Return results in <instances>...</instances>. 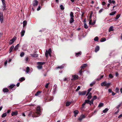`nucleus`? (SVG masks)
<instances>
[{
	"label": "nucleus",
	"mask_w": 122,
	"mask_h": 122,
	"mask_svg": "<svg viewBox=\"0 0 122 122\" xmlns=\"http://www.w3.org/2000/svg\"><path fill=\"white\" fill-rule=\"evenodd\" d=\"M0 20L1 22H2L3 21V17L0 18Z\"/></svg>",
	"instance_id": "nucleus-62"
},
{
	"label": "nucleus",
	"mask_w": 122,
	"mask_h": 122,
	"mask_svg": "<svg viewBox=\"0 0 122 122\" xmlns=\"http://www.w3.org/2000/svg\"><path fill=\"white\" fill-rule=\"evenodd\" d=\"M19 46V44H18L14 48V50L16 51L18 49V48Z\"/></svg>",
	"instance_id": "nucleus-15"
},
{
	"label": "nucleus",
	"mask_w": 122,
	"mask_h": 122,
	"mask_svg": "<svg viewBox=\"0 0 122 122\" xmlns=\"http://www.w3.org/2000/svg\"><path fill=\"white\" fill-rule=\"evenodd\" d=\"M122 104V102L120 103V104L117 106V108H119L120 107V106H121V105Z\"/></svg>",
	"instance_id": "nucleus-56"
},
{
	"label": "nucleus",
	"mask_w": 122,
	"mask_h": 122,
	"mask_svg": "<svg viewBox=\"0 0 122 122\" xmlns=\"http://www.w3.org/2000/svg\"><path fill=\"white\" fill-rule=\"evenodd\" d=\"M25 80V78L24 77H23L20 78L19 79V80L20 81H24Z\"/></svg>",
	"instance_id": "nucleus-30"
},
{
	"label": "nucleus",
	"mask_w": 122,
	"mask_h": 122,
	"mask_svg": "<svg viewBox=\"0 0 122 122\" xmlns=\"http://www.w3.org/2000/svg\"><path fill=\"white\" fill-rule=\"evenodd\" d=\"M42 66L41 65H39L37 66V68L39 69H41L42 68Z\"/></svg>",
	"instance_id": "nucleus-44"
},
{
	"label": "nucleus",
	"mask_w": 122,
	"mask_h": 122,
	"mask_svg": "<svg viewBox=\"0 0 122 122\" xmlns=\"http://www.w3.org/2000/svg\"><path fill=\"white\" fill-rule=\"evenodd\" d=\"M103 10V9H101L99 11V13H101Z\"/></svg>",
	"instance_id": "nucleus-59"
},
{
	"label": "nucleus",
	"mask_w": 122,
	"mask_h": 122,
	"mask_svg": "<svg viewBox=\"0 0 122 122\" xmlns=\"http://www.w3.org/2000/svg\"><path fill=\"white\" fill-rule=\"evenodd\" d=\"M60 9L61 10H63L64 9V7L62 5H61L60 6Z\"/></svg>",
	"instance_id": "nucleus-42"
},
{
	"label": "nucleus",
	"mask_w": 122,
	"mask_h": 122,
	"mask_svg": "<svg viewBox=\"0 0 122 122\" xmlns=\"http://www.w3.org/2000/svg\"><path fill=\"white\" fill-rule=\"evenodd\" d=\"M64 65H62L60 66L57 67H56V68L57 69H62V68H63L64 67Z\"/></svg>",
	"instance_id": "nucleus-19"
},
{
	"label": "nucleus",
	"mask_w": 122,
	"mask_h": 122,
	"mask_svg": "<svg viewBox=\"0 0 122 122\" xmlns=\"http://www.w3.org/2000/svg\"><path fill=\"white\" fill-rule=\"evenodd\" d=\"M25 61L26 62H27L29 61V58L27 57H26L25 58Z\"/></svg>",
	"instance_id": "nucleus-34"
},
{
	"label": "nucleus",
	"mask_w": 122,
	"mask_h": 122,
	"mask_svg": "<svg viewBox=\"0 0 122 122\" xmlns=\"http://www.w3.org/2000/svg\"><path fill=\"white\" fill-rule=\"evenodd\" d=\"M116 12V11H114L111 12V13L110 14V15H112L115 14Z\"/></svg>",
	"instance_id": "nucleus-37"
},
{
	"label": "nucleus",
	"mask_w": 122,
	"mask_h": 122,
	"mask_svg": "<svg viewBox=\"0 0 122 122\" xmlns=\"http://www.w3.org/2000/svg\"><path fill=\"white\" fill-rule=\"evenodd\" d=\"M110 5V3L108 4H107V6L105 8V9H108L109 7V5Z\"/></svg>",
	"instance_id": "nucleus-49"
},
{
	"label": "nucleus",
	"mask_w": 122,
	"mask_h": 122,
	"mask_svg": "<svg viewBox=\"0 0 122 122\" xmlns=\"http://www.w3.org/2000/svg\"><path fill=\"white\" fill-rule=\"evenodd\" d=\"M120 16V15L118 14L117 15L116 17V18H114L116 20H117L119 17Z\"/></svg>",
	"instance_id": "nucleus-43"
},
{
	"label": "nucleus",
	"mask_w": 122,
	"mask_h": 122,
	"mask_svg": "<svg viewBox=\"0 0 122 122\" xmlns=\"http://www.w3.org/2000/svg\"><path fill=\"white\" fill-rule=\"evenodd\" d=\"M45 63L44 62H38L37 64L38 65H42L44 64Z\"/></svg>",
	"instance_id": "nucleus-20"
},
{
	"label": "nucleus",
	"mask_w": 122,
	"mask_h": 122,
	"mask_svg": "<svg viewBox=\"0 0 122 122\" xmlns=\"http://www.w3.org/2000/svg\"><path fill=\"white\" fill-rule=\"evenodd\" d=\"M103 77V75H102L100 77V78L99 79L98 78H97V79L98 80H100L101 79H102Z\"/></svg>",
	"instance_id": "nucleus-54"
},
{
	"label": "nucleus",
	"mask_w": 122,
	"mask_h": 122,
	"mask_svg": "<svg viewBox=\"0 0 122 122\" xmlns=\"http://www.w3.org/2000/svg\"><path fill=\"white\" fill-rule=\"evenodd\" d=\"M108 91L110 93H111L112 92V90L111 89H109L108 90Z\"/></svg>",
	"instance_id": "nucleus-63"
},
{
	"label": "nucleus",
	"mask_w": 122,
	"mask_h": 122,
	"mask_svg": "<svg viewBox=\"0 0 122 122\" xmlns=\"http://www.w3.org/2000/svg\"><path fill=\"white\" fill-rule=\"evenodd\" d=\"M30 71V68L28 67H27L26 68V72L27 73H28Z\"/></svg>",
	"instance_id": "nucleus-26"
},
{
	"label": "nucleus",
	"mask_w": 122,
	"mask_h": 122,
	"mask_svg": "<svg viewBox=\"0 0 122 122\" xmlns=\"http://www.w3.org/2000/svg\"><path fill=\"white\" fill-rule=\"evenodd\" d=\"M74 21V19L73 17L71 18L69 21L70 23L71 24Z\"/></svg>",
	"instance_id": "nucleus-16"
},
{
	"label": "nucleus",
	"mask_w": 122,
	"mask_h": 122,
	"mask_svg": "<svg viewBox=\"0 0 122 122\" xmlns=\"http://www.w3.org/2000/svg\"><path fill=\"white\" fill-rule=\"evenodd\" d=\"M89 23L90 25H92V20L91 19H90L89 20Z\"/></svg>",
	"instance_id": "nucleus-55"
},
{
	"label": "nucleus",
	"mask_w": 122,
	"mask_h": 122,
	"mask_svg": "<svg viewBox=\"0 0 122 122\" xmlns=\"http://www.w3.org/2000/svg\"><path fill=\"white\" fill-rule=\"evenodd\" d=\"M70 16L71 18L74 17V16L73 15V13L72 12H70Z\"/></svg>",
	"instance_id": "nucleus-33"
},
{
	"label": "nucleus",
	"mask_w": 122,
	"mask_h": 122,
	"mask_svg": "<svg viewBox=\"0 0 122 122\" xmlns=\"http://www.w3.org/2000/svg\"><path fill=\"white\" fill-rule=\"evenodd\" d=\"M25 54V53L24 52H22L21 53L20 56L21 57H22L24 56Z\"/></svg>",
	"instance_id": "nucleus-39"
},
{
	"label": "nucleus",
	"mask_w": 122,
	"mask_h": 122,
	"mask_svg": "<svg viewBox=\"0 0 122 122\" xmlns=\"http://www.w3.org/2000/svg\"><path fill=\"white\" fill-rule=\"evenodd\" d=\"M85 117L84 115H82L78 119L80 121H81L82 119Z\"/></svg>",
	"instance_id": "nucleus-7"
},
{
	"label": "nucleus",
	"mask_w": 122,
	"mask_h": 122,
	"mask_svg": "<svg viewBox=\"0 0 122 122\" xmlns=\"http://www.w3.org/2000/svg\"><path fill=\"white\" fill-rule=\"evenodd\" d=\"M96 20H94V22H92V25H94L96 23Z\"/></svg>",
	"instance_id": "nucleus-61"
},
{
	"label": "nucleus",
	"mask_w": 122,
	"mask_h": 122,
	"mask_svg": "<svg viewBox=\"0 0 122 122\" xmlns=\"http://www.w3.org/2000/svg\"><path fill=\"white\" fill-rule=\"evenodd\" d=\"M72 77L71 80H74L77 79L78 77V76L77 75H73L72 76Z\"/></svg>",
	"instance_id": "nucleus-4"
},
{
	"label": "nucleus",
	"mask_w": 122,
	"mask_h": 122,
	"mask_svg": "<svg viewBox=\"0 0 122 122\" xmlns=\"http://www.w3.org/2000/svg\"><path fill=\"white\" fill-rule=\"evenodd\" d=\"M51 49H49L48 51L46 50L45 53V56L46 57H48V55L49 54L50 56L51 57Z\"/></svg>",
	"instance_id": "nucleus-2"
},
{
	"label": "nucleus",
	"mask_w": 122,
	"mask_h": 122,
	"mask_svg": "<svg viewBox=\"0 0 122 122\" xmlns=\"http://www.w3.org/2000/svg\"><path fill=\"white\" fill-rule=\"evenodd\" d=\"M113 27L112 26H111L110 27L109 29V31L110 32L111 31H113V30H114L113 29Z\"/></svg>",
	"instance_id": "nucleus-27"
},
{
	"label": "nucleus",
	"mask_w": 122,
	"mask_h": 122,
	"mask_svg": "<svg viewBox=\"0 0 122 122\" xmlns=\"http://www.w3.org/2000/svg\"><path fill=\"white\" fill-rule=\"evenodd\" d=\"M3 17V15L2 13L1 12H0V18Z\"/></svg>",
	"instance_id": "nucleus-57"
},
{
	"label": "nucleus",
	"mask_w": 122,
	"mask_h": 122,
	"mask_svg": "<svg viewBox=\"0 0 122 122\" xmlns=\"http://www.w3.org/2000/svg\"><path fill=\"white\" fill-rule=\"evenodd\" d=\"M111 84V83H107V84H106V87H109V86H110Z\"/></svg>",
	"instance_id": "nucleus-51"
},
{
	"label": "nucleus",
	"mask_w": 122,
	"mask_h": 122,
	"mask_svg": "<svg viewBox=\"0 0 122 122\" xmlns=\"http://www.w3.org/2000/svg\"><path fill=\"white\" fill-rule=\"evenodd\" d=\"M95 83H96L95 81H94L92 82L90 84V86H91L92 87L93 86V85L95 84Z\"/></svg>",
	"instance_id": "nucleus-29"
},
{
	"label": "nucleus",
	"mask_w": 122,
	"mask_h": 122,
	"mask_svg": "<svg viewBox=\"0 0 122 122\" xmlns=\"http://www.w3.org/2000/svg\"><path fill=\"white\" fill-rule=\"evenodd\" d=\"M109 109L107 108H106L103 111V113H106L108 110Z\"/></svg>",
	"instance_id": "nucleus-32"
},
{
	"label": "nucleus",
	"mask_w": 122,
	"mask_h": 122,
	"mask_svg": "<svg viewBox=\"0 0 122 122\" xmlns=\"http://www.w3.org/2000/svg\"><path fill=\"white\" fill-rule=\"evenodd\" d=\"M15 86V85L14 84L11 85L9 86V87L10 88L12 89Z\"/></svg>",
	"instance_id": "nucleus-46"
},
{
	"label": "nucleus",
	"mask_w": 122,
	"mask_h": 122,
	"mask_svg": "<svg viewBox=\"0 0 122 122\" xmlns=\"http://www.w3.org/2000/svg\"><path fill=\"white\" fill-rule=\"evenodd\" d=\"M16 38L15 37H14L12 39L10 40L9 42V44L10 45L12 44L16 40Z\"/></svg>",
	"instance_id": "nucleus-3"
},
{
	"label": "nucleus",
	"mask_w": 122,
	"mask_h": 122,
	"mask_svg": "<svg viewBox=\"0 0 122 122\" xmlns=\"http://www.w3.org/2000/svg\"><path fill=\"white\" fill-rule=\"evenodd\" d=\"M99 49V47L98 46H97L95 48V51L96 52L98 51Z\"/></svg>",
	"instance_id": "nucleus-13"
},
{
	"label": "nucleus",
	"mask_w": 122,
	"mask_h": 122,
	"mask_svg": "<svg viewBox=\"0 0 122 122\" xmlns=\"http://www.w3.org/2000/svg\"><path fill=\"white\" fill-rule=\"evenodd\" d=\"M92 89V88H90L88 89V90H87L88 92L86 95V96H87L89 93V92Z\"/></svg>",
	"instance_id": "nucleus-38"
},
{
	"label": "nucleus",
	"mask_w": 122,
	"mask_h": 122,
	"mask_svg": "<svg viewBox=\"0 0 122 122\" xmlns=\"http://www.w3.org/2000/svg\"><path fill=\"white\" fill-rule=\"evenodd\" d=\"M97 97L96 96H95L93 97L92 99L93 100H94L96 99H97Z\"/></svg>",
	"instance_id": "nucleus-53"
},
{
	"label": "nucleus",
	"mask_w": 122,
	"mask_h": 122,
	"mask_svg": "<svg viewBox=\"0 0 122 122\" xmlns=\"http://www.w3.org/2000/svg\"><path fill=\"white\" fill-rule=\"evenodd\" d=\"M38 2L37 0H35L33 2V5L34 6H36L38 4Z\"/></svg>",
	"instance_id": "nucleus-5"
},
{
	"label": "nucleus",
	"mask_w": 122,
	"mask_h": 122,
	"mask_svg": "<svg viewBox=\"0 0 122 122\" xmlns=\"http://www.w3.org/2000/svg\"><path fill=\"white\" fill-rule=\"evenodd\" d=\"M41 9V6H39L38 7V8L37 9V10L38 11L40 10Z\"/></svg>",
	"instance_id": "nucleus-64"
},
{
	"label": "nucleus",
	"mask_w": 122,
	"mask_h": 122,
	"mask_svg": "<svg viewBox=\"0 0 122 122\" xmlns=\"http://www.w3.org/2000/svg\"><path fill=\"white\" fill-rule=\"evenodd\" d=\"M25 31L24 30H22L21 32V36L23 37L25 33Z\"/></svg>",
	"instance_id": "nucleus-12"
},
{
	"label": "nucleus",
	"mask_w": 122,
	"mask_h": 122,
	"mask_svg": "<svg viewBox=\"0 0 122 122\" xmlns=\"http://www.w3.org/2000/svg\"><path fill=\"white\" fill-rule=\"evenodd\" d=\"M79 112L77 110H75L74 112V116L76 117L77 114Z\"/></svg>",
	"instance_id": "nucleus-11"
},
{
	"label": "nucleus",
	"mask_w": 122,
	"mask_h": 122,
	"mask_svg": "<svg viewBox=\"0 0 122 122\" xmlns=\"http://www.w3.org/2000/svg\"><path fill=\"white\" fill-rule=\"evenodd\" d=\"M27 24V21L25 20H24L23 22V27H25L26 25Z\"/></svg>",
	"instance_id": "nucleus-18"
},
{
	"label": "nucleus",
	"mask_w": 122,
	"mask_h": 122,
	"mask_svg": "<svg viewBox=\"0 0 122 122\" xmlns=\"http://www.w3.org/2000/svg\"><path fill=\"white\" fill-rule=\"evenodd\" d=\"M84 27L85 28H86V29H87V28H88V26H87V25H86V23H85L84 24Z\"/></svg>",
	"instance_id": "nucleus-50"
},
{
	"label": "nucleus",
	"mask_w": 122,
	"mask_h": 122,
	"mask_svg": "<svg viewBox=\"0 0 122 122\" xmlns=\"http://www.w3.org/2000/svg\"><path fill=\"white\" fill-rule=\"evenodd\" d=\"M18 112L17 111L12 112L11 113V115L12 116H16L18 114Z\"/></svg>",
	"instance_id": "nucleus-8"
},
{
	"label": "nucleus",
	"mask_w": 122,
	"mask_h": 122,
	"mask_svg": "<svg viewBox=\"0 0 122 122\" xmlns=\"http://www.w3.org/2000/svg\"><path fill=\"white\" fill-rule=\"evenodd\" d=\"M3 91L4 92H7L9 91V90L6 88H4Z\"/></svg>",
	"instance_id": "nucleus-22"
},
{
	"label": "nucleus",
	"mask_w": 122,
	"mask_h": 122,
	"mask_svg": "<svg viewBox=\"0 0 122 122\" xmlns=\"http://www.w3.org/2000/svg\"><path fill=\"white\" fill-rule=\"evenodd\" d=\"M106 40V39L105 38H102L100 40V41L101 42H103L105 41Z\"/></svg>",
	"instance_id": "nucleus-31"
},
{
	"label": "nucleus",
	"mask_w": 122,
	"mask_h": 122,
	"mask_svg": "<svg viewBox=\"0 0 122 122\" xmlns=\"http://www.w3.org/2000/svg\"><path fill=\"white\" fill-rule=\"evenodd\" d=\"M87 66V64H85L82 65L81 67V70H82L84 69L85 67Z\"/></svg>",
	"instance_id": "nucleus-6"
},
{
	"label": "nucleus",
	"mask_w": 122,
	"mask_h": 122,
	"mask_svg": "<svg viewBox=\"0 0 122 122\" xmlns=\"http://www.w3.org/2000/svg\"><path fill=\"white\" fill-rule=\"evenodd\" d=\"M108 2L110 3H112L114 4L115 3V1L113 0H108Z\"/></svg>",
	"instance_id": "nucleus-14"
},
{
	"label": "nucleus",
	"mask_w": 122,
	"mask_h": 122,
	"mask_svg": "<svg viewBox=\"0 0 122 122\" xmlns=\"http://www.w3.org/2000/svg\"><path fill=\"white\" fill-rule=\"evenodd\" d=\"M94 100H93L92 99L91 101H90V105H91L92 104H93V101Z\"/></svg>",
	"instance_id": "nucleus-36"
},
{
	"label": "nucleus",
	"mask_w": 122,
	"mask_h": 122,
	"mask_svg": "<svg viewBox=\"0 0 122 122\" xmlns=\"http://www.w3.org/2000/svg\"><path fill=\"white\" fill-rule=\"evenodd\" d=\"M86 93V91H83L82 92H79V94L80 95H84Z\"/></svg>",
	"instance_id": "nucleus-9"
},
{
	"label": "nucleus",
	"mask_w": 122,
	"mask_h": 122,
	"mask_svg": "<svg viewBox=\"0 0 122 122\" xmlns=\"http://www.w3.org/2000/svg\"><path fill=\"white\" fill-rule=\"evenodd\" d=\"M7 114L6 113H5L3 114L1 116L2 117H4L6 116Z\"/></svg>",
	"instance_id": "nucleus-40"
},
{
	"label": "nucleus",
	"mask_w": 122,
	"mask_h": 122,
	"mask_svg": "<svg viewBox=\"0 0 122 122\" xmlns=\"http://www.w3.org/2000/svg\"><path fill=\"white\" fill-rule=\"evenodd\" d=\"M92 93H89V95L87 97V98L88 99H90L92 98Z\"/></svg>",
	"instance_id": "nucleus-23"
},
{
	"label": "nucleus",
	"mask_w": 122,
	"mask_h": 122,
	"mask_svg": "<svg viewBox=\"0 0 122 122\" xmlns=\"http://www.w3.org/2000/svg\"><path fill=\"white\" fill-rule=\"evenodd\" d=\"M30 55L33 57H38V55L37 54H31Z\"/></svg>",
	"instance_id": "nucleus-21"
},
{
	"label": "nucleus",
	"mask_w": 122,
	"mask_h": 122,
	"mask_svg": "<svg viewBox=\"0 0 122 122\" xmlns=\"http://www.w3.org/2000/svg\"><path fill=\"white\" fill-rule=\"evenodd\" d=\"M107 82L106 81H104L101 84V85L102 86H106V84H107Z\"/></svg>",
	"instance_id": "nucleus-10"
},
{
	"label": "nucleus",
	"mask_w": 122,
	"mask_h": 122,
	"mask_svg": "<svg viewBox=\"0 0 122 122\" xmlns=\"http://www.w3.org/2000/svg\"><path fill=\"white\" fill-rule=\"evenodd\" d=\"M98 39V38L97 36H96L95 37L94 39V40L95 41H97Z\"/></svg>",
	"instance_id": "nucleus-45"
},
{
	"label": "nucleus",
	"mask_w": 122,
	"mask_h": 122,
	"mask_svg": "<svg viewBox=\"0 0 122 122\" xmlns=\"http://www.w3.org/2000/svg\"><path fill=\"white\" fill-rule=\"evenodd\" d=\"M81 54V52H79L77 53H76V57H78L79 56H80Z\"/></svg>",
	"instance_id": "nucleus-25"
},
{
	"label": "nucleus",
	"mask_w": 122,
	"mask_h": 122,
	"mask_svg": "<svg viewBox=\"0 0 122 122\" xmlns=\"http://www.w3.org/2000/svg\"><path fill=\"white\" fill-rule=\"evenodd\" d=\"M80 87L79 86H78L77 88L76 89V91H78L80 89Z\"/></svg>",
	"instance_id": "nucleus-60"
},
{
	"label": "nucleus",
	"mask_w": 122,
	"mask_h": 122,
	"mask_svg": "<svg viewBox=\"0 0 122 122\" xmlns=\"http://www.w3.org/2000/svg\"><path fill=\"white\" fill-rule=\"evenodd\" d=\"M41 110L40 107L38 106L36 109V112H35L30 111L28 115L30 116L31 115L33 117H39L41 115Z\"/></svg>",
	"instance_id": "nucleus-1"
},
{
	"label": "nucleus",
	"mask_w": 122,
	"mask_h": 122,
	"mask_svg": "<svg viewBox=\"0 0 122 122\" xmlns=\"http://www.w3.org/2000/svg\"><path fill=\"white\" fill-rule=\"evenodd\" d=\"M103 106V104L102 103H100L99 104L98 106V107H102Z\"/></svg>",
	"instance_id": "nucleus-28"
},
{
	"label": "nucleus",
	"mask_w": 122,
	"mask_h": 122,
	"mask_svg": "<svg viewBox=\"0 0 122 122\" xmlns=\"http://www.w3.org/2000/svg\"><path fill=\"white\" fill-rule=\"evenodd\" d=\"M85 102L86 103H88L90 104V101L89 100V99L86 100L85 101Z\"/></svg>",
	"instance_id": "nucleus-41"
},
{
	"label": "nucleus",
	"mask_w": 122,
	"mask_h": 122,
	"mask_svg": "<svg viewBox=\"0 0 122 122\" xmlns=\"http://www.w3.org/2000/svg\"><path fill=\"white\" fill-rule=\"evenodd\" d=\"M71 103V102H66V106H69Z\"/></svg>",
	"instance_id": "nucleus-35"
},
{
	"label": "nucleus",
	"mask_w": 122,
	"mask_h": 122,
	"mask_svg": "<svg viewBox=\"0 0 122 122\" xmlns=\"http://www.w3.org/2000/svg\"><path fill=\"white\" fill-rule=\"evenodd\" d=\"M14 47V46L13 45H12L11 46V47L10 48V53L12 51V50Z\"/></svg>",
	"instance_id": "nucleus-17"
},
{
	"label": "nucleus",
	"mask_w": 122,
	"mask_h": 122,
	"mask_svg": "<svg viewBox=\"0 0 122 122\" xmlns=\"http://www.w3.org/2000/svg\"><path fill=\"white\" fill-rule=\"evenodd\" d=\"M42 92H40V91H38L35 94V96H38L39 95H40L41 93Z\"/></svg>",
	"instance_id": "nucleus-24"
},
{
	"label": "nucleus",
	"mask_w": 122,
	"mask_h": 122,
	"mask_svg": "<svg viewBox=\"0 0 122 122\" xmlns=\"http://www.w3.org/2000/svg\"><path fill=\"white\" fill-rule=\"evenodd\" d=\"M49 84V83H47L45 85V87L46 88H47L48 87Z\"/></svg>",
	"instance_id": "nucleus-58"
},
{
	"label": "nucleus",
	"mask_w": 122,
	"mask_h": 122,
	"mask_svg": "<svg viewBox=\"0 0 122 122\" xmlns=\"http://www.w3.org/2000/svg\"><path fill=\"white\" fill-rule=\"evenodd\" d=\"M116 92L117 93H118V92H119V89L117 87L116 88Z\"/></svg>",
	"instance_id": "nucleus-52"
},
{
	"label": "nucleus",
	"mask_w": 122,
	"mask_h": 122,
	"mask_svg": "<svg viewBox=\"0 0 122 122\" xmlns=\"http://www.w3.org/2000/svg\"><path fill=\"white\" fill-rule=\"evenodd\" d=\"M5 1H3V2H2L3 5V7L4 8V9H5V7H6L5 4Z\"/></svg>",
	"instance_id": "nucleus-47"
},
{
	"label": "nucleus",
	"mask_w": 122,
	"mask_h": 122,
	"mask_svg": "<svg viewBox=\"0 0 122 122\" xmlns=\"http://www.w3.org/2000/svg\"><path fill=\"white\" fill-rule=\"evenodd\" d=\"M109 76L111 78H112L113 77V76L111 74H109Z\"/></svg>",
	"instance_id": "nucleus-48"
}]
</instances>
